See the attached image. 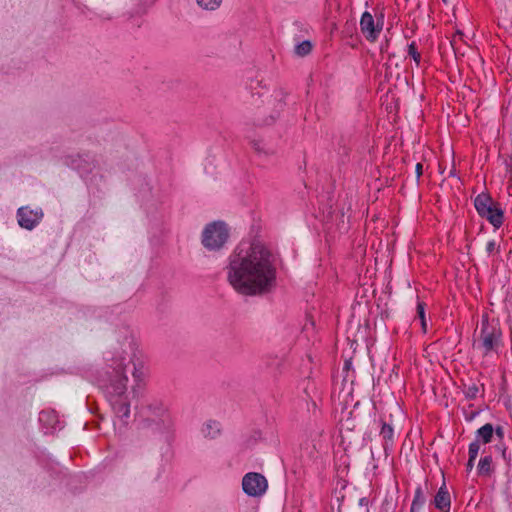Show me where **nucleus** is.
<instances>
[{
	"instance_id": "obj_1",
	"label": "nucleus",
	"mask_w": 512,
	"mask_h": 512,
	"mask_svg": "<svg viewBox=\"0 0 512 512\" xmlns=\"http://www.w3.org/2000/svg\"><path fill=\"white\" fill-rule=\"evenodd\" d=\"M231 286L243 295L262 293L276 279L274 256L260 241H253L244 256L233 254L227 267Z\"/></svg>"
},
{
	"instance_id": "obj_2",
	"label": "nucleus",
	"mask_w": 512,
	"mask_h": 512,
	"mask_svg": "<svg viewBox=\"0 0 512 512\" xmlns=\"http://www.w3.org/2000/svg\"><path fill=\"white\" fill-rule=\"evenodd\" d=\"M128 364L125 357H113L108 361L104 373L97 378L98 386L105 391L114 412L120 418H128L130 415V404L126 395Z\"/></svg>"
},
{
	"instance_id": "obj_3",
	"label": "nucleus",
	"mask_w": 512,
	"mask_h": 512,
	"mask_svg": "<svg viewBox=\"0 0 512 512\" xmlns=\"http://www.w3.org/2000/svg\"><path fill=\"white\" fill-rule=\"evenodd\" d=\"M501 340V329L496 324L489 322L487 316L483 317L480 327L475 330L473 347L486 356L497 351Z\"/></svg>"
},
{
	"instance_id": "obj_4",
	"label": "nucleus",
	"mask_w": 512,
	"mask_h": 512,
	"mask_svg": "<svg viewBox=\"0 0 512 512\" xmlns=\"http://www.w3.org/2000/svg\"><path fill=\"white\" fill-rule=\"evenodd\" d=\"M229 237L225 223L216 221L208 224L202 233V244L210 249H220Z\"/></svg>"
},
{
	"instance_id": "obj_5",
	"label": "nucleus",
	"mask_w": 512,
	"mask_h": 512,
	"mask_svg": "<svg viewBox=\"0 0 512 512\" xmlns=\"http://www.w3.org/2000/svg\"><path fill=\"white\" fill-rule=\"evenodd\" d=\"M474 206L481 217L486 218L495 228L503 224V212L493 205L489 194L481 193L474 201Z\"/></svg>"
},
{
	"instance_id": "obj_6",
	"label": "nucleus",
	"mask_w": 512,
	"mask_h": 512,
	"mask_svg": "<svg viewBox=\"0 0 512 512\" xmlns=\"http://www.w3.org/2000/svg\"><path fill=\"white\" fill-rule=\"evenodd\" d=\"M383 19V14H380L376 19L368 11L362 14L360 19V31L367 41L375 42L378 39L383 29Z\"/></svg>"
},
{
	"instance_id": "obj_7",
	"label": "nucleus",
	"mask_w": 512,
	"mask_h": 512,
	"mask_svg": "<svg viewBox=\"0 0 512 512\" xmlns=\"http://www.w3.org/2000/svg\"><path fill=\"white\" fill-rule=\"evenodd\" d=\"M268 487L266 478L256 472L247 473L242 480L243 491L253 497L263 495Z\"/></svg>"
},
{
	"instance_id": "obj_8",
	"label": "nucleus",
	"mask_w": 512,
	"mask_h": 512,
	"mask_svg": "<svg viewBox=\"0 0 512 512\" xmlns=\"http://www.w3.org/2000/svg\"><path fill=\"white\" fill-rule=\"evenodd\" d=\"M140 416L147 425L165 423L168 418L167 411L161 403L149 404L142 407Z\"/></svg>"
},
{
	"instance_id": "obj_9",
	"label": "nucleus",
	"mask_w": 512,
	"mask_h": 512,
	"mask_svg": "<svg viewBox=\"0 0 512 512\" xmlns=\"http://www.w3.org/2000/svg\"><path fill=\"white\" fill-rule=\"evenodd\" d=\"M41 210H32L29 207H21L17 211L18 223L22 228L32 230L41 220Z\"/></svg>"
},
{
	"instance_id": "obj_10",
	"label": "nucleus",
	"mask_w": 512,
	"mask_h": 512,
	"mask_svg": "<svg viewBox=\"0 0 512 512\" xmlns=\"http://www.w3.org/2000/svg\"><path fill=\"white\" fill-rule=\"evenodd\" d=\"M434 503L437 509H439L442 512H449L451 500H450V494L447 491L445 485H443L439 491L437 492Z\"/></svg>"
},
{
	"instance_id": "obj_11",
	"label": "nucleus",
	"mask_w": 512,
	"mask_h": 512,
	"mask_svg": "<svg viewBox=\"0 0 512 512\" xmlns=\"http://www.w3.org/2000/svg\"><path fill=\"white\" fill-rule=\"evenodd\" d=\"M493 471L494 467L492 457L490 455L482 457L477 466L478 475L489 477Z\"/></svg>"
},
{
	"instance_id": "obj_12",
	"label": "nucleus",
	"mask_w": 512,
	"mask_h": 512,
	"mask_svg": "<svg viewBox=\"0 0 512 512\" xmlns=\"http://www.w3.org/2000/svg\"><path fill=\"white\" fill-rule=\"evenodd\" d=\"M494 428L492 424L487 423L477 430V440H481L484 444L492 440Z\"/></svg>"
},
{
	"instance_id": "obj_13",
	"label": "nucleus",
	"mask_w": 512,
	"mask_h": 512,
	"mask_svg": "<svg viewBox=\"0 0 512 512\" xmlns=\"http://www.w3.org/2000/svg\"><path fill=\"white\" fill-rule=\"evenodd\" d=\"M312 48H313L312 43L308 40H305V41L301 42L300 44L296 45L295 54L300 57L307 56L311 53Z\"/></svg>"
},
{
	"instance_id": "obj_14",
	"label": "nucleus",
	"mask_w": 512,
	"mask_h": 512,
	"mask_svg": "<svg viewBox=\"0 0 512 512\" xmlns=\"http://www.w3.org/2000/svg\"><path fill=\"white\" fill-rule=\"evenodd\" d=\"M479 393V387L476 383L464 384V394L468 399H475Z\"/></svg>"
},
{
	"instance_id": "obj_15",
	"label": "nucleus",
	"mask_w": 512,
	"mask_h": 512,
	"mask_svg": "<svg viewBox=\"0 0 512 512\" xmlns=\"http://www.w3.org/2000/svg\"><path fill=\"white\" fill-rule=\"evenodd\" d=\"M417 315L421 321V327L423 332H426L427 324L425 319V303L422 301H418L417 303Z\"/></svg>"
},
{
	"instance_id": "obj_16",
	"label": "nucleus",
	"mask_w": 512,
	"mask_h": 512,
	"mask_svg": "<svg viewBox=\"0 0 512 512\" xmlns=\"http://www.w3.org/2000/svg\"><path fill=\"white\" fill-rule=\"evenodd\" d=\"M222 0H197L199 6L206 10H215L217 9Z\"/></svg>"
},
{
	"instance_id": "obj_17",
	"label": "nucleus",
	"mask_w": 512,
	"mask_h": 512,
	"mask_svg": "<svg viewBox=\"0 0 512 512\" xmlns=\"http://www.w3.org/2000/svg\"><path fill=\"white\" fill-rule=\"evenodd\" d=\"M408 55L414 60L417 66H419L421 61V54L417 49V45L415 42H412L408 46Z\"/></svg>"
},
{
	"instance_id": "obj_18",
	"label": "nucleus",
	"mask_w": 512,
	"mask_h": 512,
	"mask_svg": "<svg viewBox=\"0 0 512 512\" xmlns=\"http://www.w3.org/2000/svg\"><path fill=\"white\" fill-rule=\"evenodd\" d=\"M380 435L382 436V438L385 440V441H392L393 439V435H394V431H393V428L391 425L383 422L382 423V428H381V431H380Z\"/></svg>"
},
{
	"instance_id": "obj_19",
	"label": "nucleus",
	"mask_w": 512,
	"mask_h": 512,
	"mask_svg": "<svg viewBox=\"0 0 512 512\" xmlns=\"http://www.w3.org/2000/svg\"><path fill=\"white\" fill-rule=\"evenodd\" d=\"M479 450H480V443H479V441L476 440V441L472 442L469 445V449H468L469 459L476 460V458L478 456V453H479Z\"/></svg>"
},
{
	"instance_id": "obj_20",
	"label": "nucleus",
	"mask_w": 512,
	"mask_h": 512,
	"mask_svg": "<svg viewBox=\"0 0 512 512\" xmlns=\"http://www.w3.org/2000/svg\"><path fill=\"white\" fill-rule=\"evenodd\" d=\"M39 420L41 422H56V416L54 415L53 412H49V411H42L40 413V416H39Z\"/></svg>"
},
{
	"instance_id": "obj_21",
	"label": "nucleus",
	"mask_w": 512,
	"mask_h": 512,
	"mask_svg": "<svg viewBox=\"0 0 512 512\" xmlns=\"http://www.w3.org/2000/svg\"><path fill=\"white\" fill-rule=\"evenodd\" d=\"M132 374H133L135 381H137L138 383L143 382V380L145 378V372L143 370V366H140V367L134 366Z\"/></svg>"
},
{
	"instance_id": "obj_22",
	"label": "nucleus",
	"mask_w": 512,
	"mask_h": 512,
	"mask_svg": "<svg viewBox=\"0 0 512 512\" xmlns=\"http://www.w3.org/2000/svg\"><path fill=\"white\" fill-rule=\"evenodd\" d=\"M262 142L261 141H258V140H254L252 141V145H253V148L254 150L257 152V153H261V152H264V153H267L263 147L261 146Z\"/></svg>"
},
{
	"instance_id": "obj_23",
	"label": "nucleus",
	"mask_w": 512,
	"mask_h": 512,
	"mask_svg": "<svg viewBox=\"0 0 512 512\" xmlns=\"http://www.w3.org/2000/svg\"><path fill=\"white\" fill-rule=\"evenodd\" d=\"M495 246H496V244H495V242H494V241H489V242L487 243V246H486V250H487V252H488V253H492V252L495 250Z\"/></svg>"
},
{
	"instance_id": "obj_24",
	"label": "nucleus",
	"mask_w": 512,
	"mask_h": 512,
	"mask_svg": "<svg viewBox=\"0 0 512 512\" xmlns=\"http://www.w3.org/2000/svg\"><path fill=\"white\" fill-rule=\"evenodd\" d=\"M474 461H475V460H472V459H469V458H468V461H467V464H466V470H467V472L472 471V469H473V467H474Z\"/></svg>"
},
{
	"instance_id": "obj_25",
	"label": "nucleus",
	"mask_w": 512,
	"mask_h": 512,
	"mask_svg": "<svg viewBox=\"0 0 512 512\" xmlns=\"http://www.w3.org/2000/svg\"><path fill=\"white\" fill-rule=\"evenodd\" d=\"M422 169H423V165H422L421 163H418V164L416 165V174H417V177H418V178H419V177L422 175V173H423Z\"/></svg>"
},
{
	"instance_id": "obj_26",
	"label": "nucleus",
	"mask_w": 512,
	"mask_h": 512,
	"mask_svg": "<svg viewBox=\"0 0 512 512\" xmlns=\"http://www.w3.org/2000/svg\"><path fill=\"white\" fill-rule=\"evenodd\" d=\"M420 493H421V492H420V490H417V496H416V497H415V499L413 500L412 508H411V512H413L415 505H416L417 503H419L418 496H419V494H420Z\"/></svg>"
},
{
	"instance_id": "obj_27",
	"label": "nucleus",
	"mask_w": 512,
	"mask_h": 512,
	"mask_svg": "<svg viewBox=\"0 0 512 512\" xmlns=\"http://www.w3.org/2000/svg\"><path fill=\"white\" fill-rule=\"evenodd\" d=\"M495 433H496V435H497L498 437L502 438V437H503V434H504V432H503V428H502V427H500V426H499V427H497V428H496V430H495Z\"/></svg>"
},
{
	"instance_id": "obj_28",
	"label": "nucleus",
	"mask_w": 512,
	"mask_h": 512,
	"mask_svg": "<svg viewBox=\"0 0 512 512\" xmlns=\"http://www.w3.org/2000/svg\"><path fill=\"white\" fill-rule=\"evenodd\" d=\"M509 180L512 182V155H511V158H510V164H509Z\"/></svg>"
},
{
	"instance_id": "obj_29",
	"label": "nucleus",
	"mask_w": 512,
	"mask_h": 512,
	"mask_svg": "<svg viewBox=\"0 0 512 512\" xmlns=\"http://www.w3.org/2000/svg\"><path fill=\"white\" fill-rule=\"evenodd\" d=\"M502 456H503L504 459H507V457H506V449L505 448L502 450Z\"/></svg>"
}]
</instances>
